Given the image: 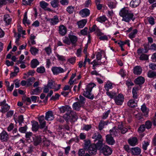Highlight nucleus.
Returning <instances> with one entry per match:
<instances>
[{
    "label": "nucleus",
    "mask_w": 156,
    "mask_h": 156,
    "mask_svg": "<svg viewBox=\"0 0 156 156\" xmlns=\"http://www.w3.org/2000/svg\"><path fill=\"white\" fill-rule=\"evenodd\" d=\"M59 0H53L51 2V6L54 8L57 7L58 6Z\"/></svg>",
    "instance_id": "38"
},
{
    "label": "nucleus",
    "mask_w": 156,
    "mask_h": 156,
    "mask_svg": "<svg viewBox=\"0 0 156 156\" xmlns=\"http://www.w3.org/2000/svg\"><path fill=\"white\" fill-rule=\"evenodd\" d=\"M87 30L88 28L87 27H85L81 31V34L84 35H86L87 33Z\"/></svg>",
    "instance_id": "61"
},
{
    "label": "nucleus",
    "mask_w": 156,
    "mask_h": 156,
    "mask_svg": "<svg viewBox=\"0 0 156 156\" xmlns=\"http://www.w3.org/2000/svg\"><path fill=\"white\" fill-rule=\"evenodd\" d=\"M140 58L141 60H147L148 59V56L147 55L143 54L140 55Z\"/></svg>",
    "instance_id": "54"
},
{
    "label": "nucleus",
    "mask_w": 156,
    "mask_h": 156,
    "mask_svg": "<svg viewBox=\"0 0 156 156\" xmlns=\"http://www.w3.org/2000/svg\"><path fill=\"white\" fill-rule=\"evenodd\" d=\"M107 94L111 99L113 98L115 96L116 94L115 93H111L107 91L106 92Z\"/></svg>",
    "instance_id": "57"
},
{
    "label": "nucleus",
    "mask_w": 156,
    "mask_h": 156,
    "mask_svg": "<svg viewBox=\"0 0 156 156\" xmlns=\"http://www.w3.org/2000/svg\"><path fill=\"white\" fill-rule=\"evenodd\" d=\"M140 2V0H133L130 2V5L133 7H136L139 5Z\"/></svg>",
    "instance_id": "21"
},
{
    "label": "nucleus",
    "mask_w": 156,
    "mask_h": 156,
    "mask_svg": "<svg viewBox=\"0 0 156 156\" xmlns=\"http://www.w3.org/2000/svg\"><path fill=\"white\" fill-rule=\"evenodd\" d=\"M88 151L90 154L94 155L96 154L97 149L95 145L92 144L89 147Z\"/></svg>",
    "instance_id": "11"
},
{
    "label": "nucleus",
    "mask_w": 156,
    "mask_h": 156,
    "mask_svg": "<svg viewBox=\"0 0 156 156\" xmlns=\"http://www.w3.org/2000/svg\"><path fill=\"white\" fill-rule=\"evenodd\" d=\"M41 138L40 136H36L34 139V144L35 146L39 145L41 142Z\"/></svg>",
    "instance_id": "26"
},
{
    "label": "nucleus",
    "mask_w": 156,
    "mask_h": 156,
    "mask_svg": "<svg viewBox=\"0 0 156 156\" xmlns=\"http://www.w3.org/2000/svg\"><path fill=\"white\" fill-rule=\"evenodd\" d=\"M44 50L48 55H49L51 52V49L50 45L48 47L45 48Z\"/></svg>",
    "instance_id": "51"
},
{
    "label": "nucleus",
    "mask_w": 156,
    "mask_h": 156,
    "mask_svg": "<svg viewBox=\"0 0 156 156\" xmlns=\"http://www.w3.org/2000/svg\"><path fill=\"white\" fill-rule=\"evenodd\" d=\"M145 129V125H142L140 126L138 129V131L140 133H142L144 131Z\"/></svg>",
    "instance_id": "53"
},
{
    "label": "nucleus",
    "mask_w": 156,
    "mask_h": 156,
    "mask_svg": "<svg viewBox=\"0 0 156 156\" xmlns=\"http://www.w3.org/2000/svg\"><path fill=\"white\" fill-rule=\"evenodd\" d=\"M149 68L152 70H156V64L154 63H151L149 65Z\"/></svg>",
    "instance_id": "56"
},
{
    "label": "nucleus",
    "mask_w": 156,
    "mask_h": 156,
    "mask_svg": "<svg viewBox=\"0 0 156 156\" xmlns=\"http://www.w3.org/2000/svg\"><path fill=\"white\" fill-rule=\"evenodd\" d=\"M76 58L75 57H72L69 59L68 61L72 64H74L75 62Z\"/></svg>",
    "instance_id": "63"
},
{
    "label": "nucleus",
    "mask_w": 156,
    "mask_h": 156,
    "mask_svg": "<svg viewBox=\"0 0 156 156\" xmlns=\"http://www.w3.org/2000/svg\"><path fill=\"white\" fill-rule=\"evenodd\" d=\"M37 71L38 73H43L45 72V69L44 67L41 66L37 68Z\"/></svg>",
    "instance_id": "47"
},
{
    "label": "nucleus",
    "mask_w": 156,
    "mask_h": 156,
    "mask_svg": "<svg viewBox=\"0 0 156 156\" xmlns=\"http://www.w3.org/2000/svg\"><path fill=\"white\" fill-rule=\"evenodd\" d=\"M48 4L45 2L44 1H42L40 2V7L43 9H45L48 5Z\"/></svg>",
    "instance_id": "40"
},
{
    "label": "nucleus",
    "mask_w": 156,
    "mask_h": 156,
    "mask_svg": "<svg viewBox=\"0 0 156 156\" xmlns=\"http://www.w3.org/2000/svg\"><path fill=\"white\" fill-rule=\"evenodd\" d=\"M74 7L72 6H69L67 7L66 10L69 14H72L74 11Z\"/></svg>",
    "instance_id": "41"
},
{
    "label": "nucleus",
    "mask_w": 156,
    "mask_h": 156,
    "mask_svg": "<svg viewBox=\"0 0 156 156\" xmlns=\"http://www.w3.org/2000/svg\"><path fill=\"white\" fill-rule=\"evenodd\" d=\"M39 64V62L36 59H34L31 62V66L33 68H36Z\"/></svg>",
    "instance_id": "28"
},
{
    "label": "nucleus",
    "mask_w": 156,
    "mask_h": 156,
    "mask_svg": "<svg viewBox=\"0 0 156 156\" xmlns=\"http://www.w3.org/2000/svg\"><path fill=\"white\" fill-rule=\"evenodd\" d=\"M106 141L108 144L111 145L113 144L115 142L113 138L110 134L107 135L106 136Z\"/></svg>",
    "instance_id": "16"
},
{
    "label": "nucleus",
    "mask_w": 156,
    "mask_h": 156,
    "mask_svg": "<svg viewBox=\"0 0 156 156\" xmlns=\"http://www.w3.org/2000/svg\"><path fill=\"white\" fill-rule=\"evenodd\" d=\"M46 21L49 22L51 25H54L57 24L59 22V19L56 16H54L52 18L49 19L47 17L45 18Z\"/></svg>",
    "instance_id": "9"
},
{
    "label": "nucleus",
    "mask_w": 156,
    "mask_h": 156,
    "mask_svg": "<svg viewBox=\"0 0 156 156\" xmlns=\"http://www.w3.org/2000/svg\"><path fill=\"white\" fill-rule=\"evenodd\" d=\"M149 145V143L147 141H144V144H143L142 148L144 150H146L147 149V147Z\"/></svg>",
    "instance_id": "60"
},
{
    "label": "nucleus",
    "mask_w": 156,
    "mask_h": 156,
    "mask_svg": "<svg viewBox=\"0 0 156 156\" xmlns=\"http://www.w3.org/2000/svg\"><path fill=\"white\" fill-rule=\"evenodd\" d=\"M137 139L136 137H134L128 140V143L131 146L136 145L137 143Z\"/></svg>",
    "instance_id": "17"
},
{
    "label": "nucleus",
    "mask_w": 156,
    "mask_h": 156,
    "mask_svg": "<svg viewBox=\"0 0 156 156\" xmlns=\"http://www.w3.org/2000/svg\"><path fill=\"white\" fill-rule=\"evenodd\" d=\"M116 3L115 2H108V5L109 8L113 9L115 8Z\"/></svg>",
    "instance_id": "37"
},
{
    "label": "nucleus",
    "mask_w": 156,
    "mask_h": 156,
    "mask_svg": "<svg viewBox=\"0 0 156 156\" xmlns=\"http://www.w3.org/2000/svg\"><path fill=\"white\" fill-rule=\"evenodd\" d=\"M9 138L8 133L5 130H3L0 134V139L3 142L7 141Z\"/></svg>",
    "instance_id": "6"
},
{
    "label": "nucleus",
    "mask_w": 156,
    "mask_h": 156,
    "mask_svg": "<svg viewBox=\"0 0 156 156\" xmlns=\"http://www.w3.org/2000/svg\"><path fill=\"white\" fill-rule=\"evenodd\" d=\"M91 128V126L90 125H85L83 128V129L88 131Z\"/></svg>",
    "instance_id": "62"
},
{
    "label": "nucleus",
    "mask_w": 156,
    "mask_h": 156,
    "mask_svg": "<svg viewBox=\"0 0 156 156\" xmlns=\"http://www.w3.org/2000/svg\"><path fill=\"white\" fill-rule=\"evenodd\" d=\"M90 13V10L87 8L83 9L79 12V14L83 17H84L89 16Z\"/></svg>",
    "instance_id": "10"
},
{
    "label": "nucleus",
    "mask_w": 156,
    "mask_h": 156,
    "mask_svg": "<svg viewBox=\"0 0 156 156\" xmlns=\"http://www.w3.org/2000/svg\"><path fill=\"white\" fill-rule=\"evenodd\" d=\"M142 71L141 68L139 66H135L133 69V73L136 75H140Z\"/></svg>",
    "instance_id": "20"
},
{
    "label": "nucleus",
    "mask_w": 156,
    "mask_h": 156,
    "mask_svg": "<svg viewBox=\"0 0 156 156\" xmlns=\"http://www.w3.org/2000/svg\"><path fill=\"white\" fill-rule=\"evenodd\" d=\"M102 51H101L100 52H98L97 53L96 56V59L98 61L100 60L101 59L102 57Z\"/></svg>",
    "instance_id": "59"
},
{
    "label": "nucleus",
    "mask_w": 156,
    "mask_h": 156,
    "mask_svg": "<svg viewBox=\"0 0 156 156\" xmlns=\"http://www.w3.org/2000/svg\"><path fill=\"white\" fill-rule=\"evenodd\" d=\"M98 30V28L96 25H94L91 28H89V31L90 32H92L95 31H97Z\"/></svg>",
    "instance_id": "55"
},
{
    "label": "nucleus",
    "mask_w": 156,
    "mask_h": 156,
    "mask_svg": "<svg viewBox=\"0 0 156 156\" xmlns=\"http://www.w3.org/2000/svg\"><path fill=\"white\" fill-rule=\"evenodd\" d=\"M44 116L42 115L38 118V121L40 123V129H43L45 127L46 122L45 121Z\"/></svg>",
    "instance_id": "8"
},
{
    "label": "nucleus",
    "mask_w": 156,
    "mask_h": 156,
    "mask_svg": "<svg viewBox=\"0 0 156 156\" xmlns=\"http://www.w3.org/2000/svg\"><path fill=\"white\" fill-rule=\"evenodd\" d=\"M38 51V50L37 49L33 47H31L30 50V51L33 55H35L37 53Z\"/></svg>",
    "instance_id": "43"
},
{
    "label": "nucleus",
    "mask_w": 156,
    "mask_h": 156,
    "mask_svg": "<svg viewBox=\"0 0 156 156\" xmlns=\"http://www.w3.org/2000/svg\"><path fill=\"white\" fill-rule=\"evenodd\" d=\"M59 110L60 112L62 113H64L66 112L63 116V118L67 123L69 122H73L77 120V116L75 113L71 112V108L69 106L66 105L62 106L59 108Z\"/></svg>",
    "instance_id": "1"
},
{
    "label": "nucleus",
    "mask_w": 156,
    "mask_h": 156,
    "mask_svg": "<svg viewBox=\"0 0 156 156\" xmlns=\"http://www.w3.org/2000/svg\"><path fill=\"white\" fill-rule=\"evenodd\" d=\"M141 109L143 112L144 113V115L146 116L148 115L149 109L147 108V107L145 104H144L141 108Z\"/></svg>",
    "instance_id": "25"
},
{
    "label": "nucleus",
    "mask_w": 156,
    "mask_h": 156,
    "mask_svg": "<svg viewBox=\"0 0 156 156\" xmlns=\"http://www.w3.org/2000/svg\"><path fill=\"white\" fill-rule=\"evenodd\" d=\"M147 76L149 78H155L156 77V72L149 70L147 73Z\"/></svg>",
    "instance_id": "33"
},
{
    "label": "nucleus",
    "mask_w": 156,
    "mask_h": 156,
    "mask_svg": "<svg viewBox=\"0 0 156 156\" xmlns=\"http://www.w3.org/2000/svg\"><path fill=\"white\" fill-rule=\"evenodd\" d=\"M41 92V87H38L36 89L32 90L31 92V94H37L38 93Z\"/></svg>",
    "instance_id": "39"
},
{
    "label": "nucleus",
    "mask_w": 156,
    "mask_h": 156,
    "mask_svg": "<svg viewBox=\"0 0 156 156\" xmlns=\"http://www.w3.org/2000/svg\"><path fill=\"white\" fill-rule=\"evenodd\" d=\"M56 85L54 81L52 80H50L48 81L47 85L49 87V89H54V88L56 87Z\"/></svg>",
    "instance_id": "23"
},
{
    "label": "nucleus",
    "mask_w": 156,
    "mask_h": 156,
    "mask_svg": "<svg viewBox=\"0 0 156 156\" xmlns=\"http://www.w3.org/2000/svg\"><path fill=\"white\" fill-rule=\"evenodd\" d=\"M109 131L110 135L114 136H118L119 132L118 129L115 126L112 129H110Z\"/></svg>",
    "instance_id": "22"
},
{
    "label": "nucleus",
    "mask_w": 156,
    "mask_h": 156,
    "mask_svg": "<svg viewBox=\"0 0 156 156\" xmlns=\"http://www.w3.org/2000/svg\"><path fill=\"white\" fill-rule=\"evenodd\" d=\"M23 23L24 24L27 23V24H30V22L27 20V12H26L24 16L23 19Z\"/></svg>",
    "instance_id": "50"
},
{
    "label": "nucleus",
    "mask_w": 156,
    "mask_h": 156,
    "mask_svg": "<svg viewBox=\"0 0 156 156\" xmlns=\"http://www.w3.org/2000/svg\"><path fill=\"white\" fill-rule=\"evenodd\" d=\"M51 70L54 74H58L64 72V69L60 67H53Z\"/></svg>",
    "instance_id": "12"
},
{
    "label": "nucleus",
    "mask_w": 156,
    "mask_h": 156,
    "mask_svg": "<svg viewBox=\"0 0 156 156\" xmlns=\"http://www.w3.org/2000/svg\"><path fill=\"white\" fill-rule=\"evenodd\" d=\"M137 30L135 29L133 30L132 32L129 34V37L130 38L132 39L134 38L135 37L136 34L137 33Z\"/></svg>",
    "instance_id": "42"
},
{
    "label": "nucleus",
    "mask_w": 156,
    "mask_h": 156,
    "mask_svg": "<svg viewBox=\"0 0 156 156\" xmlns=\"http://www.w3.org/2000/svg\"><path fill=\"white\" fill-rule=\"evenodd\" d=\"M115 102L117 105H121L122 104L124 101V98L122 94H119L114 99Z\"/></svg>",
    "instance_id": "5"
},
{
    "label": "nucleus",
    "mask_w": 156,
    "mask_h": 156,
    "mask_svg": "<svg viewBox=\"0 0 156 156\" xmlns=\"http://www.w3.org/2000/svg\"><path fill=\"white\" fill-rule=\"evenodd\" d=\"M103 140H100L98 141V142L96 144H94L96 146V148L97 149L100 150L102 148L101 147L103 146Z\"/></svg>",
    "instance_id": "30"
},
{
    "label": "nucleus",
    "mask_w": 156,
    "mask_h": 156,
    "mask_svg": "<svg viewBox=\"0 0 156 156\" xmlns=\"http://www.w3.org/2000/svg\"><path fill=\"white\" fill-rule=\"evenodd\" d=\"M100 152L105 156L110 155L112 151L111 148L107 145H104L100 150Z\"/></svg>",
    "instance_id": "4"
},
{
    "label": "nucleus",
    "mask_w": 156,
    "mask_h": 156,
    "mask_svg": "<svg viewBox=\"0 0 156 156\" xmlns=\"http://www.w3.org/2000/svg\"><path fill=\"white\" fill-rule=\"evenodd\" d=\"M106 20V18L105 16H103L97 18V20L100 22H105Z\"/></svg>",
    "instance_id": "49"
},
{
    "label": "nucleus",
    "mask_w": 156,
    "mask_h": 156,
    "mask_svg": "<svg viewBox=\"0 0 156 156\" xmlns=\"http://www.w3.org/2000/svg\"><path fill=\"white\" fill-rule=\"evenodd\" d=\"M59 33L62 36L65 35L67 33V29L63 25H61L59 27Z\"/></svg>",
    "instance_id": "15"
},
{
    "label": "nucleus",
    "mask_w": 156,
    "mask_h": 156,
    "mask_svg": "<svg viewBox=\"0 0 156 156\" xmlns=\"http://www.w3.org/2000/svg\"><path fill=\"white\" fill-rule=\"evenodd\" d=\"M10 107L6 103L3 104L2 106L1 112L2 113H5L9 109Z\"/></svg>",
    "instance_id": "29"
},
{
    "label": "nucleus",
    "mask_w": 156,
    "mask_h": 156,
    "mask_svg": "<svg viewBox=\"0 0 156 156\" xmlns=\"http://www.w3.org/2000/svg\"><path fill=\"white\" fill-rule=\"evenodd\" d=\"M27 127L26 125L23 127H21L19 129V131L22 133H25L27 129Z\"/></svg>",
    "instance_id": "58"
},
{
    "label": "nucleus",
    "mask_w": 156,
    "mask_h": 156,
    "mask_svg": "<svg viewBox=\"0 0 156 156\" xmlns=\"http://www.w3.org/2000/svg\"><path fill=\"white\" fill-rule=\"evenodd\" d=\"M92 138L94 139V142L97 141H99L100 140H103L102 138L101 135L98 132H96L94 133L92 136Z\"/></svg>",
    "instance_id": "14"
},
{
    "label": "nucleus",
    "mask_w": 156,
    "mask_h": 156,
    "mask_svg": "<svg viewBox=\"0 0 156 156\" xmlns=\"http://www.w3.org/2000/svg\"><path fill=\"white\" fill-rule=\"evenodd\" d=\"M83 105L79 102H76L73 105V108L75 110H79Z\"/></svg>",
    "instance_id": "34"
},
{
    "label": "nucleus",
    "mask_w": 156,
    "mask_h": 156,
    "mask_svg": "<svg viewBox=\"0 0 156 156\" xmlns=\"http://www.w3.org/2000/svg\"><path fill=\"white\" fill-rule=\"evenodd\" d=\"M32 133L31 132H27L26 133V137L27 140L30 139L32 137Z\"/></svg>",
    "instance_id": "64"
},
{
    "label": "nucleus",
    "mask_w": 156,
    "mask_h": 156,
    "mask_svg": "<svg viewBox=\"0 0 156 156\" xmlns=\"http://www.w3.org/2000/svg\"><path fill=\"white\" fill-rule=\"evenodd\" d=\"M137 101L136 102V101L133 99L130 100L128 102V105L131 108H134L137 105Z\"/></svg>",
    "instance_id": "24"
},
{
    "label": "nucleus",
    "mask_w": 156,
    "mask_h": 156,
    "mask_svg": "<svg viewBox=\"0 0 156 156\" xmlns=\"http://www.w3.org/2000/svg\"><path fill=\"white\" fill-rule=\"evenodd\" d=\"M69 37L71 42L73 44H75L77 41V37L75 36L70 35L69 36Z\"/></svg>",
    "instance_id": "36"
},
{
    "label": "nucleus",
    "mask_w": 156,
    "mask_h": 156,
    "mask_svg": "<svg viewBox=\"0 0 156 156\" xmlns=\"http://www.w3.org/2000/svg\"><path fill=\"white\" fill-rule=\"evenodd\" d=\"M35 79L33 77H31L28 79L27 81V86H30L35 81Z\"/></svg>",
    "instance_id": "44"
},
{
    "label": "nucleus",
    "mask_w": 156,
    "mask_h": 156,
    "mask_svg": "<svg viewBox=\"0 0 156 156\" xmlns=\"http://www.w3.org/2000/svg\"><path fill=\"white\" fill-rule=\"evenodd\" d=\"M85 98L82 95H80L79 96V102L80 103V104H82L83 105L85 103L84 101H85Z\"/></svg>",
    "instance_id": "52"
},
{
    "label": "nucleus",
    "mask_w": 156,
    "mask_h": 156,
    "mask_svg": "<svg viewBox=\"0 0 156 156\" xmlns=\"http://www.w3.org/2000/svg\"><path fill=\"white\" fill-rule=\"evenodd\" d=\"M87 22V19H83L78 22L77 24L79 28H82L84 26Z\"/></svg>",
    "instance_id": "19"
},
{
    "label": "nucleus",
    "mask_w": 156,
    "mask_h": 156,
    "mask_svg": "<svg viewBox=\"0 0 156 156\" xmlns=\"http://www.w3.org/2000/svg\"><path fill=\"white\" fill-rule=\"evenodd\" d=\"M138 90L137 87H134L132 90L133 97V98L135 100L138 98V96L136 92V91Z\"/></svg>",
    "instance_id": "31"
},
{
    "label": "nucleus",
    "mask_w": 156,
    "mask_h": 156,
    "mask_svg": "<svg viewBox=\"0 0 156 156\" xmlns=\"http://www.w3.org/2000/svg\"><path fill=\"white\" fill-rule=\"evenodd\" d=\"M105 90L108 91L109 89H111L112 87V84L111 83H107L105 86Z\"/></svg>",
    "instance_id": "46"
},
{
    "label": "nucleus",
    "mask_w": 156,
    "mask_h": 156,
    "mask_svg": "<svg viewBox=\"0 0 156 156\" xmlns=\"http://www.w3.org/2000/svg\"><path fill=\"white\" fill-rule=\"evenodd\" d=\"M4 20L7 25H9L12 21V19L8 15H4Z\"/></svg>",
    "instance_id": "35"
},
{
    "label": "nucleus",
    "mask_w": 156,
    "mask_h": 156,
    "mask_svg": "<svg viewBox=\"0 0 156 156\" xmlns=\"http://www.w3.org/2000/svg\"><path fill=\"white\" fill-rule=\"evenodd\" d=\"M145 126L147 129H150L151 128L152 123L150 121H147L145 122Z\"/></svg>",
    "instance_id": "48"
},
{
    "label": "nucleus",
    "mask_w": 156,
    "mask_h": 156,
    "mask_svg": "<svg viewBox=\"0 0 156 156\" xmlns=\"http://www.w3.org/2000/svg\"><path fill=\"white\" fill-rule=\"evenodd\" d=\"M96 86L94 83H89L87 85L85 91H84L83 95L87 98L92 100L94 98V96L91 93L93 88Z\"/></svg>",
    "instance_id": "3"
},
{
    "label": "nucleus",
    "mask_w": 156,
    "mask_h": 156,
    "mask_svg": "<svg viewBox=\"0 0 156 156\" xmlns=\"http://www.w3.org/2000/svg\"><path fill=\"white\" fill-rule=\"evenodd\" d=\"M108 123V121H104L101 120L99 123L98 128L100 130H101L103 128L104 126L107 125Z\"/></svg>",
    "instance_id": "27"
},
{
    "label": "nucleus",
    "mask_w": 156,
    "mask_h": 156,
    "mask_svg": "<svg viewBox=\"0 0 156 156\" xmlns=\"http://www.w3.org/2000/svg\"><path fill=\"white\" fill-rule=\"evenodd\" d=\"M86 153L84 149H80L78 151V155L79 156H84Z\"/></svg>",
    "instance_id": "45"
},
{
    "label": "nucleus",
    "mask_w": 156,
    "mask_h": 156,
    "mask_svg": "<svg viewBox=\"0 0 156 156\" xmlns=\"http://www.w3.org/2000/svg\"><path fill=\"white\" fill-rule=\"evenodd\" d=\"M39 128L38 122L36 121H34L32 124V130L33 131H37Z\"/></svg>",
    "instance_id": "32"
},
{
    "label": "nucleus",
    "mask_w": 156,
    "mask_h": 156,
    "mask_svg": "<svg viewBox=\"0 0 156 156\" xmlns=\"http://www.w3.org/2000/svg\"><path fill=\"white\" fill-rule=\"evenodd\" d=\"M131 153L135 155H138L141 153V149L138 147L132 148L131 149Z\"/></svg>",
    "instance_id": "13"
},
{
    "label": "nucleus",
    "mask_w": 156,
    "mask_h": 156,
    "mask_svg": "<svg viewBox=\"0 0 156 156\" xmlns=\"http://www.w3.org/2000/svg\"><path fill=\"white\" fill-rule=\"evenodd\" d=\"M119 15L122 17V21L129 23L131 20H134L133 13L127 7H124L121 9L119 11Z\"/></svg>",
    "instance_id": "2"
},
{
    "label": "nucleus",
    "mask_w": 156,
    "mask_h": 156,
    "mask_svg": "<svg viewBox=\"0 0 156 156\" xmlns=\"http://www.w3.org/2000/svg\"><path fill=\"white\" fill-rule=\"evenodd\" d=\"M134 81L136 84L141 85L144 83L145 81V80L144 77L140 76L136 79Z\"/></svg>",
    "instance_id": "18"
},
{
    "label": "nucleus",
    "mask_w": 156,
    "mask_h": 156,
    "mask_svg": "<svg viewBox=\"0 0 156 156\" xmlns=\"http://www.w3.org/2000/svg\"><path fill=\"white\" fill-rule=\"evenodd\" d=\"M45 120L47 121H52L54 118V115L53 113L51 111H48L45 113V116L44 117Z\"/></svg>",
    "instance_id": "7"
}]
</instances>
